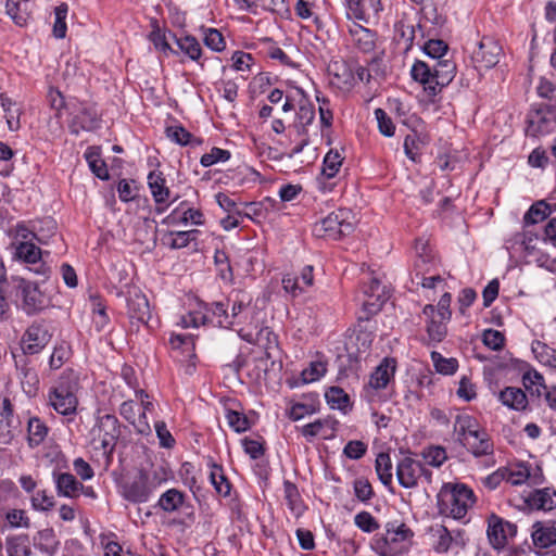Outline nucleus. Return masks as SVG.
I'll use <instances>...</instances> for the list:
<instances>
[{"mask_svg": "<svg viewBox=\"0 0 556 556\" xmlns=\"http://www.w3.org/2000/svg\"><path fill=\"white\" fill-rule=\"evenodd\" d=\"M434 83L440 88V91L446 87L456 75V64L448 59L437 61L433 65Z\"/></svg>", "mask_w": 556, "mask_h": 556, "instance_id": "c756f323", "label": "nucleus"}, {"mask_svg": "<svg viewBox=\"0 0 556 556\" xmlns=\"http://www.w3.org/2000/svg\"><path fill=\"white\" fill-rule=\"evenodd\" d=\"M364 294L367 299L362 305V311L358 316L359 320H369L374 315L379 313L388 300L386 286L377 278H371L368 286L364 287Z\"/></svg>", "mask_w": 556, "mask_h": 556, "instance_id": "1a4fd4ad", "label": "nucleus"}, {"mask_svg": "<svg viewBox=\"0 0 556 556\" xmlns=\"http://www.w3.org/2000/svg\"><path fill=\"white\" fill-rule=\"evenodd\" d=\"M8 556H29V539L25 534L9 536L5 542Z\"/></svg>", "mask_w": 556, "mask_h": 556, "instance_id": "a19ab883", "label": "nucleus"}, {"mask_svg": "<svg viewBox=\"0 0 556 556\" xmlns=\"http://www.w3.org/2000/svg\"><path fill=\"white\" fill-rule=\"evenodd\" d=\"M473 420L466 418L457 431L458 440L467 446L475 457H481L493 454V443L489 434L478 428H473Z\"/></svg>", "mask_w": 556, "mask_h": 556, "instance_id": "39448f33", "label": "nucleus"}, {"mask_svg": "<svg viewBox=\"0 0 556 556\" xmlns=\"http://www.w3.org/2000/svg\"><path fill=\"white\" fill-rule=\"evenodd\" d=\"M356 18H364L370 12L377 14L382 10L381 0H345Z\"/></svg>", "mask_w": 556, "mask_h": 556, "instance_id": "58836bf2", "label": "nucleus"}, {"mask_svg": "<svg viewBox=\"0 0 556 556\" xmlns=\"http://www.w3.org/2000/svg\"><path fill=\"white\" fill-rule=\"evenodd\" d=\"M27 356L23 354L20 358H15V367L22 384L36 387L39 383L38 375Z\"/></svg>", "mask_w": 556, "mask_h": 556, "instance_id": "f704fd0d", "label": "nucleus"}, {"mask_svg": "<svg viewBox=\"0 0 556 556\" xmlns=\"http://www.w3.org/2000/svg\"><path fill=\"white\" fill-rule=\"evenodd\" d=\"M522 383L529 391H532V387H536V395H541V389H547L544 377L535 369H529L522 375Z\"/></svg>", "mask_w": 556, "mask_h": 556, "instance_id": "680f3d73", "label": "nucleus"}, {"mask_svg": "<svg viewBox=\"0 0 556 556\" xmlns=\"http://www.w3.org/2000/svg\"><path fill=\"white\" fill-rule=\"evenodd\" d=\"M23 295V309L27 315L36 314L45 307L43 295L38 283L22 280L20 285Z\"/></svg>", "mask_w": 556, "mask_h": 556, "instance_id": "f3484780", "label": "nucleus"}, {"mask_svg": "<svg viewBox=\"0 0 556 556\" xmlns=\"http://www.w3.org/2000/svg\"><path fill=\"white\" fill-rule=\"evenodd\" d=\"M34 3L30 0H7V14L18 26H24L31 18Z\"/></svg>", "mask_w": 556, "mask_h": 556, "instance_id": "5701e85b", "label": "nucleus"}, {"mask_svg": "<svg viewBox=\"0 0 556 556\" xmlns=\"http://www.w3.org/2000/svg\"><path fill=\"white\" fill-rule=\"evenodd\" d=\"M49 428L38 417H30L27 422V442L29 447L39 446L47 438Z\"/></svg>", "mask_w": 556, "mask_h": 556, "instance_id": "2f4dec72", "label": "nucleus"}, {"mask_svg": "<svg viewBox=\"0 0 556 556\" xmlns=\"http://www.w3.org/2000/svg\"><path fill=\"white\" fill-rule=\"evenodd\" d=\"M431 358L435 370L442 375H453L458 368L456 358H445L438 352L431 353Z\"/></svg>", "mask_w": 556, "mask_h": 556, "instance_id": "4d7b16f0", "label": "nucleus"}, {"mask_svg": "<svg viewBox=\"0 0 556 556\" xmlns=\"http://www.w3.org/2000/svg\"><path fill=\"white\" fill-rule=\"evenodd\" d=\"M327 371L326 363L321 361L311 362L309 366L302 370L303 383H311L319 380Z\"/></svg>", "mask_w": 556, "mask_h": 556, "instance_id": "bf43d9fd", "label": "nucleus"}, {"mask_svg": "<svg viewBox=\"0 0 556 556\" xmlns=\"http://www.w3.org/2000/svg\"><path fill=\"white\" fill-rule=\"evenodd\" d=\"M516 534L517 526L515 523L505 521L495 515L489 518L488 538L494 548H504L507 544V539Z\"/></svg>", "mask_w": 556, "mask_h": 556, "instance_id": "9b49d317", "label": "nucleus"}, {"mask_svg": "<svg viewBox=\"0 0 556 556\" xmlns=\"http://www.w3.org/2000/svg\"><path fill=\"white\" fill-rule=\"evenodd\" d=\"M214 263L217 267L218 276L227 282L233 279L232 268L229 263L228 254L223 250H216L214 254Z\"/></svg>", "mask_w": 556, "mask_h": 556, "instance_id": "3c124183", "label": "nucleus"}, {"mask_svg": "<svg viewBox=\"0 0 556 556\" xmlns=\"http://www.w3.org/2000/svg\"><path fill=\"white\" fill-rule=\"evenodd\" d=\"M438 510L441 516L463 519L475 504L473 491L463 483L444 484L437 495Z\"/></svg>", "mask_w": 556, "mask_h": 556, "instance_id": "f257e3e1", "label": "nucleus"}, {"mask_svg": "<svg viewBox=\"0 0 556 556\" xmlns=\"http://www.w3.org/2000/svg\"><path fill=\"white\" fill-rule=\"evenodd\" d=\"M315 118V109L314 105L309 102H304L300 104L299 111L296 113V128L300 136H307L306 127L312 124Z\"/></svg>", "mask_w": 556, "mask_h": 556, "instance_id": "49530a36", "label": "nucleus"}, {"mask_svg": "<svg viewBox=\"0 0 556 556\" xmlns=\"http://www.w3.org/2000/svg\"><path fill=\"white\" fill-rule=\"evenodd\" d=\"M54 482L58 494L64 497H77L83 489V483L70 472L54 473Z\"/></svg>", "mask_w": 556, "mask_h": 556, "instance_id": "a878e982", "label": "nucleus"}, {"mask_svg": "<svg viewBox=\"0 0 556 556\" xmlns=\"http://www.w3.org/2000/svg\"><path fill=\"white\" fill-rule=\"evenodd\" d=\"M421 48L425 54L435 60V62L444 59L448 51L447 43L441 39H430Z\"/></svg>", "mask_w": 556, "mask_h": 556, "instance_id": "864d4df0", "label": "nucleus"}, {"mask_svg": "<svg viewBox=\"0 0 556 556\" xmlns=\"http://www.w3.org/2000/svg\"><path fill=\"white\" fill-rule=\"evenodd\" d=\"M185 493L178 489H168L161 494L154 507L160 508L164 513L173 514L178 511L185 503Z\"/></svg>", "mask_w": 556, "mask_h": 556, "instance_id": "cd10ccee", "label": "nucleus"}, {"mask_svg": "<svg viewBox=\"0 0 556 556\" xmlns=\"http://www.w3.org/2000/svg\"><path fill=\"white\" fill-rule=\"evenodd\" d=\"M33 544L35 548L47 556H54L59 549L60 541L52 528H46L33 536Z\"/></svg>", "mask_w": 556, "mask_h": 556, "instance_id": "393cba45", "label": "nucleus"}, {"mask_svg": "<svg viewBox=\"0 0 556 556\" xmlns=\"http://www.w3.org/2000/svg\"><path fill=\"white\" fill-rule=\"evenodd\" d=\"M422 313L429 318L427 324V333L429 340L434 343L442 342L447 332L445 323L450 319L437 316L435 307L432 304H427L424 307Z\"/></svg>", "mask_w": 556, "mask_h": 556, "instance_id": "412c9836", "label": "nucleus"}, {"mask_svg": "<svg viewBox=\"0 0 556 556\" xmlns=\"http://www.w3.org/2000/svg\"><path fill=\"white\" fill-rule=\"evenodd\" d=\"M553 211L554 208L546 201H536L530 206L528 212L525 214L523 222L526 225L538 224L547 218L553 213Z\"/></svg>", "mask_w": 556, "mask_h": 556, "instance_id": "e433bc0d", "label": "nucleus"}, {"mask_svg": "<svg viewBox=\"0 0 556 556\" xmlns=\"http://www.w3.org/2000/svg\"><path fill=\"white\" fill-rule=\"evenodd\" d=\"M197 233H198V230L169 231L163 238V241L170 249H182V248H186L192 240L195 239Z\"/></svg>", "mask_w": 556, "mask_h": 556, "instance_id": "a18cd8bd", "label": "nucleus"}, {"mask_svg": "<svg viewBox=\"0 0 556 556\" xmlns=\"http://www.w3.org/2000/svg\"><path fill=\"white\" fill-rule=\"evenodd\" d=\"M165 182L162 172L153 170L148 175V186L157 204H165L169 200L170 191Z\"/></svg>", "mask_w": 556, "mask_h": 556, "instance_id": "c85d7f7f", "label": "nucleus"}, {"mask_svg": "<svg viewBox=\"0 0 556 556\" xmlns=\"http://www.w3.org/2000/svg\"><path fill=\"white\" fill-rule=\"evenodd\" d=\"M353 45L363 53L372 52L376 48L377 35L375 31L355 24L350 29Z\"/></svg>", "mask_w": 556, "mask_h": 556, "instance_id": "b1692460", "label": "nucleus"}, {"mask_svg": "<svg viewBox=\"0 0 556 556\" xmlns=\"http://www.w3.org/2000/svg\"><path fill=\"white\" fill-rule=\"evenodd\" d=\"M101 126V118L97 110L91 105H84L74 115L70 126L72 134L78 135L80 130L93 131Z\"/></svg>", "mask_w": 556, "mask_h": 556, "instance_id": "2eb2a0df", "label": "nucleus"}, {"mask_svg": "<svg viewBox=\"0 0 556 556\" xmlns=\"http://www.w3.org/2000/svg\"><path fill=\"white\" fill-rule=\"evenodd\" d=\"M211 467L210 481L213 484L217 494L228 496L231 491V484L224 473L220 465L215 464L213 460L208 463Z\"/></svg>", "mask_w": 556, "mask_h": 556, "instance_id": "72a5a7b5", "label": "nucleus"}, {"mask_svg": "<svg viewBox=\"0 0 556 556\" xmlns=\"http://www.w3.org/2000/svg\"><path fill=\"white\" fill-rule=\"evenodd\" d=\"M420 455L427 465L437 468L442 466L447 458L445 448L439 445L424 448Z\"/></svg>", "mask_w": 556, "mask_h": 556, "instance_id": "09e8293b", "label": "nucleus"}, {"mask_svg": "<svg viewBox=\"0 0 556 556\" xmlns=\"http://www.w3.org/2000/svg\"><path fill=\"white\" fill-rule=\"evenodd\" d=\"M375 469L380 482L389 486L393 480V465L389 453L381 452L377 455L375 462Z\"/></svg>", "mask_w": 556, "mask_h": 556, "instance_id": "c9c22d12", "label": "nucleus"}, {"mask_svg": "<svg viewBox=\"0 0 556 556\" xmlns=\"http://www.w3.org/2000/svg\"><path fill=\"white\" fill-rule=\"evenodd\" d=\"M329 71L340 84L351 85L354 81V74L345 62H333Z\"/></svg>", "mask_w": 556, "mask_h": 556, "instance_id": "e2e57ef3", "label": "nucleus"}, {"mask_svg": "<svg viewBox=\"0 0 556 556\" xmlns=\"http://www.w3.org/2000/svg\"><path fill=\"white\" fill-rule=\"evenodd\" d=\"M313 266L306 265L302 268L300 276L286 275L282 278V287L286 292L298 296L305 288L312 287L314 281Z\"/></svg>", "mask_w": 556, "mask_h": 556, "instance_id": "6ab92c4d", "label": "nucleus"}, {"mask_svg": "<svg viewBox=\"0 0 556 556\" xmlns=\"http://www.w3.org/2000/svg\"><path fill=\"white\" fill-rule=\"evenodd\" d=\"M71 356L70 348L65 344L54 346L53 352L49 358V367L51 370L61 368Z\"/></svg>", "mask_w": 556, "mask_h": 556, "instance_id": "0e129e2a", "label": "nucleus"}, {"mask_svg": "<svg viewBox=\"0 0 556 556\" xmlns=\"http://www.w3.org/2000/svg\"><path fill=\"white\" fill-rule=\"evenodd\" d=\"M412 78L424 86V90L429 97H435L440 88L434 83L433 66L428 63L416 60L410 70Z\"/></svg>", "mask_w": 556, "mask_h": 556, "instance_id": "dca6fc26", "label": "nucleus"}, {"mask_svg": "<svg viewBox=\"0 0 556 556\" xmlns=\"http://www.w3.org/2000/svg\"><path fill=\"white\" fill-rule=\"evenodd\" d=\"M414 532L404 522L392 521L386 526V534L372 540L371 547L380 556H399L406 551V542Z\"/></svg>", "mask_w": 556, "mask_h": 556, "instance_id": "7ed1b4c3", "label": "nucleus"}, {"mask_svg": "<svg viewBox=\"0 0 556 556\" xmlns=\"http://www.w3.org/2000/svg\"><path fill=\"white\" fill-rule=\"evenodd\" d=\"M204 45L213 51L220 52L225 49V39L222 33L215 28H207L204 31Z\"/></svg>", "mask_w": 556, "mask_h": 556, "instance_id": "69168bd1", "label": "nucleus"}, {"mask_svg": "<svg viewBox=\"0 0 556 556\" xmlns=\"http://www.w3.org/2000/svg\"><path fill=\"white\" fill-rule=\"evenodd\" d=\"M350 217L351 212L345 208L332 212L314 224L313 233L319 238L340 240L354 230V225L350 220Z\"/></svg>", "mask_w": 556, "mask_h": 556, "instance_id": "20e7f679", "label": "nucleus"}, {"mask_svg": "<svg viewBox=\"0 0 556 556\" xmlns=\"http://www.w3.org/2000/svg\"><path fill=\"white\" fill-rule=\"evenodd\" d=\"M556 111L553 104L532 106L527 115L526 134L539 137L556 130Z\"/></svg>", "mask_w": 556, "mask_h": 556, "instance_id": "423d86ee", "label": "nucleus"}, {"mask_svg": "<svg viewBox=\"0 0 556 556\" xmlns=\"http://www.w3.org/2000/svg\"><path fill=\"white\" fill-rule=\"evenodd\" d=\"M128 316L131 323L147 325L151 318L150 304L148 299L141 292H136L127 301Z\"/></svg>", "mask_w": 556, "mask_h": 556, "instance_id": "4be33fe9", "label": "nucleus"}, {"mask_svg": "<svg viewBox=\"0 0 556 556\" xmlns=\"http://www.w3.org/2000/svg\"><path fill=\"white\" fill-rule=\"evenodd\" d=\"M395 30L399 35L397 43L404 45L405 52L412 49L417 30L420 33V36L424 37L422 25L420 23L415 25L406 24L405 22L401 21L395 24Z\"/></svg>", "mask_w": 556, "mask_h": 556, "instance_id": "473e14b6", "label": "nucleus"}, {"mask_svg": "<svg viewBox=\"0 0 556 556\" xmlns=\"http://www.w3.org/2000/svg\"><path fill=\"white\" fill-rule=\"evenodd\" d=\"M152 489L149 486L147 475H140L132 481L126 482L122 486L123 497L134 504H141L149 501Z\"/></svg>", "mask_w": 556, "mask_h": 556, "instance_id": "4468645a", "label": "nucleus"}, {"mask_svg": "<svg viewBox=\"0 0 556 556\" xmlns=\"http://www.w3.org/2000/svg\"><path fill=\"white\" fill-rule=\"evenodd\" d=\"M395 370V358L384 357L370 375L368 382L369 388L374 390H382L387 388L391 379H393Z\"/></svg>", "mask_w": 556, "mask_h": 556, "instance_id": "a211bd4d", "label": "nucleus"}, {"mask_svg": "<svg viewBox=\"0 0 556 556\" xmlns=\"http://www.w3.org/2000/svg\"><path fill=\"white\" fill-rule=\"evenodd\" d=\"M226 419L228 426L237 433L245 432L252 426L248 416L235 409H227Z\"/></svg>", "mask_w": 556, "mask_h": 556, "instance_id": "8fccbe9b", "label": "nucleus"}, {"mask_svg": "<svg viewBox=\"0 0 556 556\" xmlns=\"http://www.w3.org/2000/svg\"><path fill=\"white\" fill-rule=\"evenodd\" d=\"M1 106L4 111V117L10 130L14 131L20 128V108L9 97L0 94Z\"/></svg>", "mask_w": 556, "mask_h": 556, "instance_id": "ea45409f", "label": "nucleus"}, {"mask_svg": "<svg viewBox=\"0 0 556 556\" xmlns=\"http://www.w3.org/2000/svg\"><path fill=\"white\" fill-rule=\"evenodd\" d=\"M531 508L548 511L556 507V491L548 488L535 490L528 500Z\"/></svg>", "mask_w": 556, "mask_h": 556, "instance_id": "7c9ffc66", "label": "nucleus"}, {"mask_svg": "<svg viewBox=\"0 0 556 556\" xmlns=\"http://www.w3.org/2000/svg\"><path fill=\"white\" fill-rule=\"evenodd\" d=\"M435 265L434 255H426L425 257L416 256L414 270L410 274L412 282H415V279H419V275H427L431 273Z\"/></svg>", "mask_w": 556, "mask_h": 556, "instance_id": "6e6d98bb", "label": "nucleus"}, {"mask_svg": "<svg viewBox=\"0 0 556 556\" xmlns=\"http://www.w3.org/2000/svg\"><path fill=\"white\" fill-rule=\"evenodd\" d=\"M255 344L263 346L266 351L267 357H270L269 350L277 348L278 344L277 336L269 327L261 328L255 333Z\"/></svg>", "mask_w": 556, "mask_h": 556, "instance_id": "052dcab7", "label": "nucleus"}, {"mask_svg": "<svg viewBox=\"0 0 556 556\" xmlns=\"http://www.w3.org/2000/svg\"><path fill=\"white\" fill-rule=\"evenodd\" d=\"M166 134L172 141L180 146L192 144L194 142V138L191 132L182 126L167 127Z\"/></svg>", "mask_w": 556, "mask_h": 556, "instance_id": "338daca9", "label": "nucleus"}, {"mask_svg": "<svg viewBox=\"0 0 556 556\" xmlns=\"http://www.w3.org/2000/svg\"><path fill=\"white\" fill-rule=\"evenodd\" d=\"M230 159V152L220 148H213L208 153L201 156L200 163L203 167H210L218 162H226Z\"/></svg>", "mask_w": 556, "mask_h": 556, "instance_id": "774afa93", "label": "nucleus"}, {"mask_svg": "<svg viewBox=\"0 0 556 556\" xmlns=\"http://www.w3.org/2000/svg\"><path fill=\"white\" fill-rule=\"evenodd\" d=\"M16 256L23 260L25 263L36 265L38 261H41V250L29 241H22L16 245Z\"/></svg>", "mask_w": 556, "mask_h": 556, "instance_id": "c03bdc74", "label": "nucleus"}, {"mask_svg": "<svg viewBox=\"0 0 556 556\" xmlns=\"http://www.w3.org/2000/svg\"><path fill=\"white\" fill-rule=\"evenodd\" d=\"M531 350L535 358L543 365L556 369V350L541 341H533Z\"/></svg>", "mask_w": 556, "mask_h": 556, "instance_id": "79ce46f5", "label": "nucleus"}, {"mask_svg": "<svg viewBox=\"0 0 556 556\" xmlns=\"http://www.w3.org/2000/svg\"><path fill=\"white\" fill-rule=\"evenodd\" d=\"M20 426L21 422L14 415V408L10 399L4 397L0 404V444H11Z\"/></svg>", "mask_w": 556, "mask_h": 556, "instance_id": "9d476101", "label": "nucleus"}, {"mask_svg": "<svg viewBox=\"0 0 556 556\" xmlns=\"http://www.w3.org/2000/svg\"><path fill=\"white\" fill-rule=\"evenodd\" d=\"M502 52V47L496 40L483 37L471 52L472 64L478 71L490 70L500 62Z\"/></svg>", "mask_w": 556, "mask_h": 556, "instance_id": "6e6552de", "label": "nucleus"}, {"mask_svg": "<svg viewBox=\"0 0 556 556\" xmlns=\"http://www.w3.org/2000/svg\"><path fill=\"white\" fill-rule=\"evenodd\" d=\"M52 331L45 320L33 321L21 338L24 355L39 354L51 341Z\"/></svg>", "mask_w": 556, "mask_h": 556, "instance_id": "0eeeda50", "label": "nucleus"}, {"mask_svg": "<svg viewBox=\"0 0 556 556\" xmlns=\"http://www.w3.org/2000/svg\"><path fill=\"white\" fill-rule=\"evenodd\" d=\"M325 397L331 408L345 409L350 403L349 395L339 387H331L326 391Z\"/></svg>", "mask_w": 556, "mask_h": 556, "instance_id": "603ef678", "label": "nucleus"}, {"mask_svg": "<svg viewBox=\"0 0 556 556\" xmlns=\"http://www.w3.org/2000/svg\"><path fill=\"white\" fill-rule=\"evenodd\" d=\"M77 389L78 378L75 372L72 369L64 371L56 384L49 391L50 405L63 416L75 414L78 405Z\"/></svg>", "mask_w": 556, "mask_h": 556, "instance_id": "f03ea898", "label": "nucleus"}, {"mask_svg": "<svg viewBox=\"0 0 556 556\" xmlns=\"http://www.w3.org/2000/svg\"><path fill=\"white\" fill-rule=\"evenodd\" d=\"M422 463L410 456L403 457L396 464V478L401 486L405 489H414L418 485L421 478Z\"/></svg>", "mask_w": 556, "mask_h": 556, "instance_id": "f8f14e48", "label": "nucleus"}, {"mask_svg": "<svg viewBox=\"0 0 556 556\" xmlns=\"http://www.w3.org/2000/svg\"><path fill=\"white\" fill-rule=\"evenodd\" d=\"M556 521L553 519L535 521L532 541L535 547L547 548L556 544Z\"/></svg>", "mask_w": 556, "mask_h": 556, "instance_id": "aec40b11", "label": "nucleus"}, {"mask_svg": "<svg viewBox=\"0 0 556 556\" xmlns=\"http://www.w3.org/2000/svg\"><path fill=\"white\" fill-rule=\"evenodd\" d=\"M343 157L338 151L330 150L324 157L321 173L327 178H333L342 165Z\"/></svg>", "mask_w": 556, "mask_h": 556, "instance_id": "5fc2aeb1", "label": "nucleus"}, {"mask_svg": "<svg viewBox=\"0 0 556 556\" xmlns=\"http://www.w3.org/2000/svg\"><path fill=\"white\" fill-rule=\"evenodd\" d=\"M98 428L102 432L101 446L104 454L111 455L121 435V426L116 416L105 414L98 418Z\"/></svg>", "mask_w": 556, "mask_h": 556, "instance_id": "ddd939ff", "label": "nucleus"}, {"mask_svg": "<svg viewBox=\"0 0 556 556\" xmlns=\"http://www.w3.org/2000/svg\"><path fill=\"white\" fill-rule=\"evenodd\" d=\"M175 38L176 45L181 52L188 55L191 60L198 61L202 54L200 42L193 36H185L177 38L174 34L169 33Z\"/></svg>", "mask_w": 556, "mask_h": 556, "instance_id": "37998d69", "label": "nucleus"}, {"mask_svg": "<svg viewBox=\"0 0 556 556\" xmlns=\"http://www.w3.org/2000/svg\"><path fill=\"white\" fill-rule=\"evenodd\" d=\"M68 12V7L66 3H61L54 9L55 21L53 25V36L58 39H63L66 36V16Z\"/></svg>", "mask_w": 556, "mask_h": 556, "instance_id": "13d9d810", "label": "nucleus"}, {"mask_svg": "<svg viewBox=\"0 0 556 556\" xmlns=\"http://www.w3.org/2000/svg\"><path fill=\"white\" fill-rule=\"evenodd\" d=\"M500 402L514 410H523L528 406V399L526 393L516 387H506L498 394Z\"/></svg>", "mask_w": 556, "mask_h": 556, "instance_id": "bb28decb", "label": "nucleus"}, {"mask_svg": "<svg viewBox=\"0 0 556 556\" xmlns=\"http://www.w3.org/2000/svg\"><path fill=\"white\" fill-rule=\"evenodd\" d=\"M92 312L94 314L93 323L98 331H102L109 325L110 318L106 314V306L99 295L90 296Z\"/></svg>", "mask_w": 556, "mask_h": 556, "instance_id": "de8ad7c7", "label": "nucleus"}, {"mask_svg": "<svg viewBox=\"0 0 556 556\" xmlns=\"http://www.w3.org/2000/svg\"><path fill=\"white\" fill-rule=\"evenodd\" d=\"M34 240L40 244H47L56 232V222L52 217H43L34 222Z\"/></svg>", "mask_w": 556, "mask_h": 556, "instance_id": "4c0bfd02", "label": "nucleus"}]
</instances>
